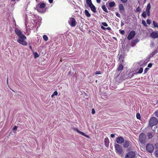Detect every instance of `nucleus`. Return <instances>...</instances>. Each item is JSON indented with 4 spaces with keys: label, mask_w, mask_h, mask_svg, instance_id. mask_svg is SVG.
I'll use <instances>...</instances> for the list:
<instances>
[{
    "label": "nucleus",
    "mask_w": 158,
    "mask_h": 158,
    "mask_svg": "<svg viewBox=\"0 0 158 158\" xmlns=\"http://www.w3.org/2000/svg\"><path fill=\"white\" fill-rule=\"evenodd\" d=\"M27 39L26 37L24 35L18 37L17 41L22 45L26 46L27 45V43L25 40Z\"/></svg>",
    "instance_id": "f257e3e1"
},
{
    "label": "nucleus",
    "mask_w": 158,
    "mask_h": 158,
    "mask_svg": "<svg viewBox=\"0 0 158 158\" xmlns=\"http://www.w3.org/2000/svg\"><path fill=\"white\" fill-rule=\"evenodd\" d=\"M158 123V120L155 117H151L149 122L148 125L150 127H152L153 126L156 125Z\"/></svg>",
    "instance_id": "f03ea898"
},
{
    "label": "nucleus",
    "mask_w": 158,
    "mask_h": 158,
    "mask_svg": "<svg viewBox=\"0 0 158 158\" xmlns=\"http://www.w3.org/2000/svg\"><path fill=\"white\" fill-rule=\"evenodd\" d=\"M87 5L90 7L91 10L94 13L96 12V8L92 3L91 0H86Z\"/></svg>",
    "instance_id": "7ed1b4c3"
},
{
    "label": "nucleus",
    "mask_w": 158,
    "mask_h": 158,
    "mask_svg": "<svg viewBox=\"0 0 158 158\" xmlns=\"http://www.w3.org/2000/svg\"><path fill=\"white\" fill-rule=\"evenodd\" d=\"M146 136L144 133H140L139 136V139L141 143L144 144L145 143L146 141Z\"/></svg>",
    "instance_id": "20e7f679"
},
{
    "label": "nucleus",
    "mask_w": 158,
    "mask_h": 158,
    "mask_svg": "<svg viewBox=\"0 0 158 158\" xmlns=\"http://www.w3.org/2000/svg\"><path fill=\"white\" fill-rule=\"evenodd\" d=\"M116 152L119 155L122 153L123 150L121 146L118 144H116L114 146Z\"/></svg>",
    "instance_id": "39448f33"
},
{
    "label": "nucleus",
    "mask_w": 158,
    "mask_h": 158,
    "mask_svg": "<svg viewBox=\"0 0 158 158\" xmlns=\"http://www.w3.org/2000/svg\"><path fill=\"white\" fill-rule=\"evenodd\" d=\"M147 151L150 153H152L154 150L153 145L151 143H148L146 147Z\"/></svg>",
    "instance_id": "423d86ee"
},
{
    "label": "nucleus",
    "mask_w": 158,
    "mask_h": 158,
    "mask_svg": "<svg viewBox=\"0 0 158 158\" xmlns=\"http://www.w3.org/2000/svg\"><path fill=\"white\" fill-rule=\"evenodd\" d=\"M135 152L131 151L127 153L125 156V158H134L135 156Z\"/></svg>",
    "instance_id": "0eeeda50"
},
{
    "label": "nucleus",
    "mask_w": 158,
    "mask_h": 158,
    "mask_svg": "<svg viewBox=\"0 0 158 158\" xmlns=\"http://www.w3.org/2000/svg\"><path fill=\"white\" fill-rule=\"evenodd\" d=\"M68 23L72 27H75L76 25L75 19L73 18H70L68 21Z\"/></svg>",
    "instance_id": "6e6552de"
},
{
    "label": "nucleus",
    "mask_w": 158,
    "mask_h": 158,
    "mask_svg": "<svg viewBox=\"0 0 158 158\" xmlns=\"http://www.w3.org/2000/svg\"><path fill=\"white\" fill-rule=\"evenodd\" d=\"M119 61V64L124 65V56L121 54L119 55L118 60Z\"/></svg>",
    "instance_id": "1a4fd4ad"
},
{
    "label": "nucleus",
    "mask_w": 158,
    "mask_h": 158,
    "mask_svg": "<svg viewBox=\"0 0 158 158\" xmlns=\"http://www.w3.org/2000/svg\"><path fill=\"white\" fill-rule=\"evenodd\" d=\"M135 35V32L134 31H131L129 34L127 38L128 40L132 39Z\"/></svg>",
    "instance_id": "9d476101"
},
{
    "label": "nucleus",
    "mask_w": 158,
    "mask_h": 158,
    "mask_svg": "<svg viewBox=\"0 0 158 158\" xmlns=\"http://www.w3.org/2000/svg\"><path fill=\"white\" fill-rule=\"evenodd\" d=\"M150 37L153 39H156L158 38V31H154L152 32L150 34Z\"/></svg>",
    "instance_id": "9b49d317"
},
{
    "label": "nucleus",
    "mask_w": 158,
    "mask_h": 158,
    "mask_svg": "<svg viewBox=\"0 0 158 158\" xmlns=\"http://www.w3.org/2000/svg\"><path fill=\"white\" fill-rule=\"evenodd\" d=\"M116 142L118 144H121L124 143V138L122 136H119L116 139Z\"/></svg>",
    "instance_id": "f8f14e48"
},
{
    "label": "nucleus",
    "mask_w": 158,
    "mask_h": 158,
    "mask_svg": "<svg viewBox=\"0 0 158 158\" xmlns=\"http://www.w3.org/2000/svg\"><path fill=\"white\" fill-rule=\"evenodd\" d=\"M15 34L17 35L18 37L23 35V33L21 30L17 28H16L15 29Z\"/></svg>",
    "instance_id": "ddd939ff"
},
{
    "label": "nucleus",
    "mask_w": 158,
    "mask_h": 158,
    "mask_svg": "<svg viewBox=\"0 0 158 158\" xmlns=\"http://www.w3.org/2000/svg\"><path fill=\"white\" fill-rule=\"evenodd\" d=\"M151 6L150 3H148L146 9V11H147V14L148 16H149L150 15V10L151 9Z\"/></svg>",
    "instance_id": "4468645a"
},
{
    "label": "nucleus",
    "mask_w": 158,
    "mask_h": 158,
    "mask_svg": "<svg viewBox=\"0 0 158 158\" xmlns=\"http://www.w3.org/2000/svg\"><path fill=\"white\" fill-rule=\"evenodd\" d=\"M138 41L139 40L138 39L134 40L131 41L130 45L132 47H133Z\"/></svg>",
    "instance_id": "2eb2a0df"
},
{
    "label": "nucleus",
    "mask_w": 158,
    "mask_h": 158,
    "mask_svg": "<svg viewBox=\"0 0 158 158\" xmlns=\"http://www.w3.org/2000/svg\"><path fill=\"white\" fill-rule=\"evenodd\" d=\"M123 146L124 148H127L130 146L129 141L127 140L124 141Z\"/></svg>",
    "instance_id": "dca6fc26"
},
{
    "label": "nucleus",
    "mask_w": 158,
    "mask_h": 158,
    "mask_svg": "<svg viewBox=\"0 0 158 158\" xmlns=\"http://www.w3.org/2000/svg\"><path fill=\"white\" fill-rule=\"evenodd\" d=\"M105 145L106 147H108L109 146L110 141L107 138H105L104 140Z\"/></svg>",
    "instance_id": "f3484780"
},
{
    "label": "nucleus",
    "mask_w": 158,
    "mask_h": 158,
    "mask_svg": "<svg viewBox=\"0 0 158 158\" xmlns=\"http://www.w3.org/2000/svg\"><path fill=\"white\" fill-rule=\"evenodd\" d=\"M118 8L119 11L121 13H123L124 11V8L122 4H119Z\"/></svg>",
    "instance_id": "a211bd4d"
},
{
    "label": "nucleus",
    "mask_w": 158,
    "mask_h": 158,
    "mask_svg": "<svg viewBox=\"0 0 158 158\" xmlns=\"http://www.w3.org/2000/svg\"><path fill=\"white\" fill-rule=\"evenodd\" d=\"M123 64H118V68L117 69V71H119L122 70L123 69Z\"/></svg>",
    "instance_id": "6ab92c4d"
},
{
    "label": "nucleus",
    "mask_w": 158,
    "mask_h": 158,
    "mask_svg": "<svg viewBox=\"0 0 158 158\" xmlns=\"http://www.w3.org/2000/svg\"><path fill=\"white\" fill-rule=\"evenodd\" d=\"M38 5L39 6V8L41 9H43L45 7L46 4L44 3H42L38 4Z\"/></svg>",
    "instance_id": "aec40b11"
},
{
    "label": "nucleus",
    "mask_w": 158,
    "mask_h": 158,
    "mask_svg": "<svg viewBox=\"0 0 158 158\" xmlns=\"http://www.w3.org/2000/svg\"><path fill=\"white\" fill-rule=\"evenodd\" d=\"M154 135V134L152 132H149L148 133V137L149 139L152 138Z\"/></svg>",
    "instance_id": "412c9836"
},
{
    "label": "nucleus",
    "mask_w": 158,
    "mask_h": 158,
    "mask_svg": "<svg viewBox=\"0 0 158 158\" xmlns=\"http://www.w3.org/2000/svg\"><path fill=\"white\" fill-rule=\"evenodd\" d=\"M85 16L88 17H89L91 16L90 14L89 13V11L87 10H85Z\"/></svg>",
    "instance_id": "4be33fe9"
},
{
    "label": "nucleus",
    "mask_w": 158,
    "mask_h": 158,
    "mask_svg": "<svg viewBox=\"0 0 158 158\" xmlns=\"http://www.w3.org/2000/svg\"><path fill=\"white\" fill-rule=\"evenodd\" d=\"M115 4L114 2H110L109 3V6L110 7H112L115 6Z\"/></svg>",
    "instance_id": "5701e85b"
},
{
    "label": "nucleus",
    "mask_w": 158,
    "mask_h": 158,
    "mask_svg": "<svg viewBox=\"0 0 158 158\" xmlns=\"http://www.w3.org/2000/svg\"><path fill=\"white\" fill-rule=\"evenodd\" d=\"M102 10L106 12H108V10L106 8V7L105 6V5H102Z\"/></svg>",
    "instance_id": "b1692460"
},
{
    "label": "nucleus",
    "mask_w": 158,
    "mask_h": 158,
    "mask_svg": "<svg viewBox=\"0 0 158 158\" xmlns=\"http://www.w3.org/2000/svg\"><path fill=\"white\" fill-rule=\"evenodd\" d=\"M147 15V11H146L143 12L141 15L144 18L146 17Z\"/></svg>",
    "instance_id": "393cba45"
},
{
    "label": "nucleus",
    "mask_w": 158,
    "mask_h": 158,
    "mask_svg": "<svg viewBox=\"0 0 158 158\" xmlns=\"http://www.w3.org/2000/svg\"><path fill=\"white\" fill-rule=\"evenodd\" d=\"M153 25L155 27H157L158 28V24L155 21H153Z\"/></svg>",
    "instance_id": "a878e982"
},
{
    "label": "nucleus",
    "mask_w": 158,
    "mask_h": 158,
    "mask_svg": "<svg viewBox=\"0 0 158 158\" xmlns=\"http://www.w3.org/2000/svg\"><path fill=\"white\" fill-rule=\"evenodd\" d=\"M101 28L102 29L104 30H105L106 29L108 30H111V28H110V27H105L103 26H101Z\"/></svg>",
    "instance_id": "bb28decb"
},
{
    "label": "nucleus",
    "mask_w": 158,
    "mask_h": 158,
    "mask_svg": "<svg viewBox=\"0 0 158 158\" xmlns=\"http://www.w3.org/2000/svg\"><path fill=\"white\" fill-rule=\"evenodd\" d=\"M44 40L45 41H47L48 40V38L46 35H44L43 36Z\"/></svg>",
    "instance_id": "cd10ccee"
},
{
    "label": "nucleus",
    "mask_w": 158,
    "mask_h": 158,
    "mask_svg": "<svg viewBox=\"0 0 158 158\" xmlns=\"http://www.w3.org/2000/svg\"><path fill=\"white\" fill-rule=\"evenodd\" d=\"M136 118L138 119H141L140 114L139 113H137L136 114Z\"/></svg>",
    "instance_id": "c85d7f7f"
},
{
    "label": "nucleus",
    "mask_w": 158,
    "mask_h": 158,
    "mask_svg": "<svg viewBox=\"0 0 158 158\" xmlns=\"http://www.w3.org/2000/svg\"><path fill=\"white\" fill-rule=\"evenodd\" d=\"M154 154L157 158H158V150H156L154 152Z\"/></svg>",
    "instance_id": "c756f323"
},
{
    "label": "nucleus",
    "mask_w": 158,
    "mask_h": 158,
    "mask_svg": "<svg viewBox=\"0 0 158 158\" xmlns=\"http://www.w3.org/2000/svg\"><path fill=\"white\" fill-rule=\"evenodd\" d=\"M142 24L145 26L147 27V25L145 21L144 20H142Z\"/></svg>",
    "instance_id": "7c9ffc66"
},
{
    "label": "nucleus",
    "mask_w": 158,
    "mask_h": 158,
    "mask_svg": "<svg viewBox=\"0 0 158 158\" xmlns=\"http://www.w3.org/2000/svg\"><path fill=\"white\" fill-rule=\"evenodd\" d=\"M39 56V55L36 52L34 53V57L35 58H36Z\"/></svg>",
    "instance_id": "2f4dec72"
},
{
    "label": "nucleus",
    "mask_w": 158,
    "mask_h": 158,
    "mask_svg": "<svg viewBox=\"0 0 158 158\" xmlns=\"http://www.w3.org/2000/svg\"><path fill=\"white\" fill-rule=\"evenodd\" d=\"M119 33L122 35H124L125 34V31L124 30H119Z\"/></svg>",
    "instance_id": "473e14b6"
},
{
    "label": "nucleus",
    "mask_w": 158,
    "mask_h": 158,
    "mask_svg": "<svg viewBox=\"0 0 158 158\" xmlns=\"http://www.w3.org/2000/svg\"><path fill=\"white\" fill-rule=\"evenodd\" d=\"M143 69L142 68H140L138 71V73H141L143 72Z\"/></svg>",
    "instance_id": "72a5a7b5"
},
{
    "label": "nucleus",
    "mask_w": 158,
    "mask_h": 158,
    "mask_svg": "<svg viewBox=\"0 0 158 158\" xmlns=\"http://www.w3.org/2000/svg\"><path fill=\"white\" fill-rule=\"evenodd\" d=\"M146 21H147V23L149 25L151 23V20L150 19H148Z\"/></svg>",
    "instance_id": "f704fd0d"
},
{
    "label": "nucleus",
    "mask_w": 158,
    "mask_h": 158,
    "mask_svg": "<svg viewBox=\"0 0 158 158\" xmlns=\"http://www.w3.org/2000/svg\"><path fill=\"white\" fill-rule=\"evenodd\" d=\"M149 70V69L148 68H146L144 69V73H146Z\"/></svg>",
    "instance_id": "c9c22d12"
},
{
    "label": "nucleus",
    "mask_w": 158,
    "mask_h": 158,
    "mask_svg": "<svg viewBox=\"0 0 158 158\" xmlns=\"http://www.w3.org/2000/svg\"><path fill=\"white\" fill-rule=\"evenodd\" d=\"M141 10L139 6H138L136 9V11L137 12H139Z\"/></svg>",
    "instance_id": "e433bc0d"
},
{
    "label": "nucleus",
    "mask_w": 158,
    "mask_h": 158,
    "mask_svg": "<svg viewBox=\"0 0 158 158\" xmlns=\"http://www.w3.org/2000/svg\"><path fill=\"white\" fill-rule=\"evenodd\" d=\"M157 52L156 50H155L153 52L152 54V56L155 55Z\"/></svg>",
    "instance_id": "4c0bfd02"
},
{
    "label": "nucleus",
    "mask_w": 158,
    "mask_h": 158,
    "mask_svg": "<svg viewBox=\"0 0 158 158\" xmlns=\"http://www.w3.org/2000/svg\"><path fill=\"white\" fill-rule=\"evenodd\" d=\"M154 114L155 115L156 117H157V118H158V110H157L156 111V112H155L154 113Z\"/></svg>",
    "instance_id": "58836bf2"
},
{
    "label": "nucleus",
    "mask_w": 158,
    "mask_h": 158,
    "mask_svg": "<svg viewBox=\"0 0 158 158\" xmlns=\"http://www.w3.org/2000/svg\"><path fill=\"white\" fill-rule=\"evenodd\" d=\"M102 24L105 27L108 26V24L106 22H102Z\"/></svg>",
    "instance_id": "ea45409f"
},
{
    "label": "nucleus",
    "mask_w": 158,
    "mask_h": 158,
    "mask_svg": "<svg viewBox=\"0 0 158 158\" xmlns=\"http://www.w3.org/2000/svg\"><path fill=\"white\" fill-rule=\"evenodd\" d=\"M78 131L79 133H80L82 135H83V136L85 135V134L82 131Z\"/></svg>",
    "instance_id": "a19ab883"
},
{
    "label": "nucleus",
    "mask_w": 158,
    "mask_h": 158,
    "mask_svg": "<svg viewBox=\"0 0 158 158\" xmlns=\"http://www.w3.org/2000/svg\"><path fill=\"white\" fill-rule=\"evenodd\" d=\"M115 15H116L118 17H120V15L118 13V12H116L115 13Z\"/></svg>",
    "instance_id": "79ce46f5"
},
{
    "label": "nucleus",
    "mask_w": 158,
    "mask_h": 158,
    "mask_svg": "<svg viewBox=\"0 0 158 158\" xmlns=\"http://www.w3.org/2000/svg\"><path fill=\"white\" fill-rule=\"evenodd\" d=\"M152 63H150L148 65V67L149 68H151L152 66Z\"/></svg>",
    "instance_id": "37998d69"
},
{
    "label": "nucleus",
    "mask_w": 158,
    "mask_h": 158,
    "mask_svg": "<svg viewBox=\"0 0 158 158\" xmlns=\"http://www.w3.org/2000/svg\"><path fill=\"white\" fill-rule=\"evenodd\" d=\"M95 74H101V72L100 71H96Z\"/></svg>",
    "instance_id": "c03bdc74"
},
{
    "label": "nucleus",
    "mask_w": 158,
    "mask_h": 158,
    "mask_svg": "<svg viewBox=\"0 0 158 158\" xmlns=\"http://www.w3.org/2000/svg\"><path fill=\"white\" fill-rule=\"evenodd\" d=\"M53 94L54 95H57L58 94V92L56 91L54 92Z\"/></svg>",
    "instance_id": "a18cd8bd"
},
{
    "label": "nucleus",
    "mask_w": 158,
    "mask_h": 158,
    "mask_svg": "<svg viewBox=\"0 0 158 158\" xmlns=\"http://www.w3.org/2000/svg\"><path fill=\"white\" fill-rule=\"evenodd\" d=\"M95 111L94 109H92V113L93 114H94L95 113Z\"/></svg>",
    "instance_id": "49530a36"
},
{
    "label": "nucleus",
    "mask_w": 158,
    "mask_h": 158,
    "mask_svg": "<svg viewBox=\"0 0 158 158\" xmlns=\"http://www.w3.org/2000/svg\"><path fill=\"white\" fill-rule=\"evenodd\" d=\"M155 146L156 148V149H158V150H158V143H156L155 144Z\"/></svg>",
    "instance_id": "de8ad7c7"
},
{
    "label": "nucleus",
    "mask_w": 158,
    "mask_h": 158,
    "mask_svg": "<svg viewBox=\"0 0 158 158\" xmlns=\"http://www.w3.org/2000/svg\"><path fill=\"white\" fill-rule=\"evenodd\" d=\"M18 127L16 126H15L13 128V130H17Z\"/></svg>",
    "instance_id": "09e8293b"
},
{
    "label": "nucleus",
    "mask_w": 158,
    "mask_h": 158,
    "mask_svg": "<svg viewBox=\"0 0 158 158\" xmlns=\"http://www.w3.org/2000/svg\"><path fill=\"white\" fill-rule=\"evenodd\" d=\"M127 0H121V1H122L124 3L126 2H127Z\"/></svg>",
    "instance_id": "8fccbe9b"
},
{
    "label": "nucleus",
    "mask_w": 158,
    "mask_h": 158,
    "mask_svg": "<svg viewBox=\"0 0 158 158\" xmlns=\"http://www.w3.org/2000/svg\"><path fill=\"white\" fill-rule=\"evenodd\" d=\"M110 136L112 138H113V137H114V134H111L110 135Z\"/></svg>",
    "instance_id": "3c124183"
},
{
    "label": "nucleus",
    "mask_w": 158,
    "mask_h": 158,
    "mask_svg": "<svg viewBox=\"0 0 158 158\" xmlns=\"http://www.w3.org/2000/svg\"><path fill=\"white\" fill-rule=\"evenodd\" d=\"M53 0H48V1L49 2L51 3L53 2Z\"/></svg>",
    "instance_id": "603ef678"
},
{
    "label": "nucleus",
    "mask_w": 158,
    "mask_h": 158,
    "mask_svg": "<svg viewBox=\"0 0 158 158\" xmlns=\"http://www.w3.org/2000/svg\"><path fill=\"white\" fill-rule=\"evenodd\" d=\"M101 0H96L97 3H99L101 2Z\"/></svg>",
    "instance_id": "864d4df0"
},
{
    "label": "nucleus",
    "mask_w": 158,
    "mask_h": 158,
    "mask_svg": "<svg viewBox=\"0 0 158 158\" xmlns=\"http://www.w3.org/2000/svg\"><path fill=\"white\" fill-rule=\"evenodd\" d=\"M123 25H124V23H123L122 22H121V26H123Z\"/></svg>",
    "instance_id": "5fc2aeb1"
},
{
    "label": "nucleus",
    "mask_w": 158,
    "mask_h": 158,
    "mask_svg": "<svg viewBox=\"0 0 158 158\" xmlns=\"http://www.w3.org/2000/svg\"><path fill=\"white\" fill-rule=\"evenodd\" d=\"M87 138H89V136H88V135H86L85 134V135H84Z\"/></svg>",
    "instance_id": "6e6d98bb"
},
{
    "label": "nucleus",
    "mask_w": 158,
    "mask_h": 158,
    "mask_svg": "<svg viewBox=\"0 0 158 158\" xmlns=\"http://www.w3.org/2000/svg\"><path fill=\"white\" fill-rule=\"evenodd\" d=\"M29 48H30V49H31V50L32 49V47L31 46H29Z\"/></svg>",
    "instance_id": "4d7b16f0"
},
{
    "label": "nucleus",
    "mask_w": 158,
    "mask_h": 158,
    "mask_svg": "<svg viewBox=\"0 0 158 158\" xmlns=\"http://www.w3.org/2000/svg\"><path fill=\"white\" fill-rule=\"evenodd\" d=\"M55 95H54V94H53L52 95H51V97L52 98H53Z\"/></svg>",
    "instance_id": "13d9d810"
},
{
    "label": "nucleus",
    "mask_w": 158,
    "mask_h": 158,
    "mask_svg": "<svg viewBox=\"0 0 158 158\" xmlns=\"http://www.w3.org/2000/svg\"><path fill=\"white\" fill-rule=\"evenodd\" d=\"M39 0H36V2H39Z\"/></svg>",
    "instance_id": "bf43d9fd"
},
{
    "label": "nucleus",
    "mask_w": 158,
    "mask_h": 158,
    "mask_svg": "<svg viewBox=\"0 0 158 158\" xmlns=\"http://www.w3.org/2000/svg\"><path fill=\"white\" fill-rule=\"evenodd\" d=\"M144 0V2H146V0Z\"/></svg>",
    "instance_id": "052dcab7"
},
{
    "label": "nucleus",
    "mask_w": 158,
    "mask_h": 158,
    "mask_svg": "<svg viewBox=\"0 0 158 158\" xmlns=\"http://www.w3.org/2000/svg\"><path fill=\"white\" fill-rule=\"evenodd\" d=\"M60 61L61 62H62V60H60Z\"/></svg>",
    "instance_id": "680f3d73"
}]
</instances>
